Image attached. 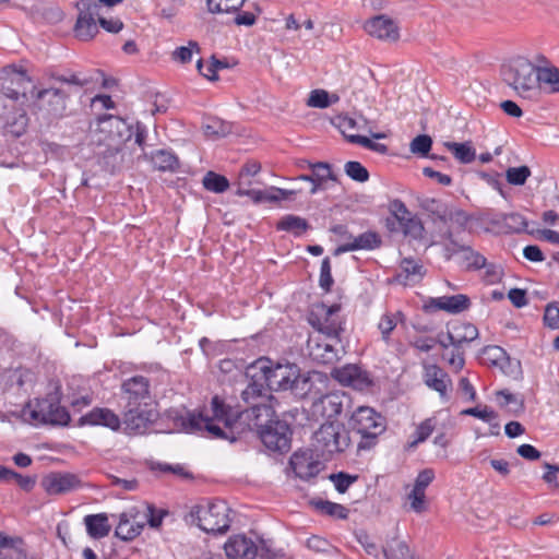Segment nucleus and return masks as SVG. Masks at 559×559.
Here are the masks:
<instances>
[{
    "instance_id": "nucleus-1",
    "label": "nucleus",
    "mask_w": 559,
    "mask_h": 559,
    "mask_svg": "<svg viewBox=\"0 0 559 559\" xmlns=\"http://www.w3.org/2000/svg\"><path fill=\"white\" fill-rule=\"evenodd\" d=\"M246 376L250 382L242 392L247 401L249 396H261L265 389L270 391L290 390L296 395H306L311 388V381L308 377L299 373V368L295 364L280 362L274 364L267 357H260L247 367Z\"/></svg>"
},
{
    "instance_id": "nucleus-2",
    "label": "nucleus",
    "mask_w": 559,
    "mask_h": 559,
    "mask_svg": "<svg viewBox=\"0 0 559 559\" xmlns=\"http://www.w3.org/2000/svg\"><path fill=\"white\" fill-rule=\"evenodd\" d=\"M212 416L204 415L202 431H207L213 438L236 442L246 433L247 421H251L258 406L240 412L235 417L231 415V407L226 405L219 396H213L211 401Z\"/></svg>"
},
{
    "instance_id": "nucleus-3",
    "label": "nucleus",
    "mask_w": 559,
    "mask_h": 559,
    "mask_svg": "<svg viewBox=\"0 0 559 559\" xmlns=\"http://www.w3.org/2000/svg\"><path fill=\"white\" fill-rule=\"evenodd\" d=\"M50 78L61 84H67L68 87H48L39 90L34 94V105L43 112L47 119H59L66 115L67 100L72 92V87L75 90L82 88L83 86L91 83V79L81 78L75 73L69 75L51 73Z\"/></svg>"
},
{
    "instance_id": "nucleus-4",
    "label": "nucleus",
    "mask_w": 559,
    "mask_h": 559,
    "mask_svg": "<svg viewBox=\"0 0 559 559\" xmlns=\"http://www.w3.org/2000/svg\"><path fill=\"white\" fill-rule=\"evenodd\" d=\"M262 411L266 417L270 416V407H259L251 421H247L246 432L254 431L269 451L280 454L287 453L292 448L293 439L290 425L278 418H269L263 423L261 420Z\"/></svg>"
},
{
    "instance_id": "nucleus-5",
    "label": "nucleus",
    "mask_w": 559,
    "mask_h": 559,
    "mask_svg": "<svg viewBox=\"0 0 559 559\" xmlns=\"http://www.w3.org/2000/svg\"><path fill=\"white\" fill-rule=\"evenodd\" d=\"M230 513L231 509L226 501L204 499L190 509L186 521L207 534H223L230 527Z\"/></svg>"
},
{
    "instance_id": "nucleus-6",
    "label": "nucleus",
    "mask_w": 559,
    "mask_h": 559,
    "mask_svg": "<svg viewBox=\"0 0 559 559\" xmlns=\"http://www.w3.org/2000/svg\"><path fill=\"white\" fill-rule=\"evenodd\" d=\"M503 81L521 97L537 100L540 96L537 79V66L523 57L514 59L502 68Z\"/></svg>"
},
{
    "instance_id": "nucleus-7",
    "label": "nucleus",
    "mask_w": 559,
    "mask_h": 559,
    "mask_svg": "<svg viewBox=\"0 0 559 559\" xmlns=\"http://www.w3.org/2000/svg\"><path fill=\"white\" fill-rule=\"evenodd\" d=\"M349 425L352 430L360 436L358 451L372 449L378 443L379 436L386 430L385 417L368 406L358 407L353 413Z\"/></svg>"
},
{
    "instance_id": "nucleus-8",
    "label": "nucleus",
    "mask_w": 559,
    "mask_h": 559,
    "mask_svg": "<svg viewBox=\"0 0 559 559\" xmlns=\"http://www.w3.org/2000/svg\"><path fill=\"white\" fill-rule=\"evenodd\" d=\"M349 444V432L344 425L335 421L322 424L312 437L314 451L325 460L331 459L336 453L344 452Z\"/></svg>"
},
{
    "instance_id": "nucleus-9",
    "label": "nucleus",
    "mask_w": 559,
    "mask_h": 559,
    "mask_svg": "<svg viewBox=\"0 0 559 559\" xmlns=\"http://www.w3.org/2000/svg\"><path fill=\"white\" fill-rule=\"evenodd\" d=\"M341 310V305L334 304L326 306L321 302L314 306L308 316L309 324L318 331L319 335H324L330 341L341 343L342 334L345 331V322L337 314Z\"/></svg>"
},
{
    "instance_id": "nucleus-10",
    "label": "nucleus",
    "mask_w": 559,
    "mask_h": 559,
    "mask_svg": "<svg viewBox=\"0 0 559 559\" xmlns=\"http://www.w3.org/2000/svg\"><path fill=\"white\" fill-rule=\"evenodd\" d=\"M61 388L56 386L45 397L37 399L35 407L31 411V417L41 424L52 426H67L71 416L64 406H61Z\"/></svg>"
},
{
    "instance_id": "nucleus-11",
    "label": "nucleus",
    "mask_w": 559,
    "mask_h": 559,
    "mask_svg": "<svg viewBox=\"0 0 559 559\" xmlns=\"http://www.w3.org/2000/svg\"><path fill=\"white\" fill-rule=\"evenodd\" d=\"M157 404L151 406H123L122 424L130 436L144 435L158 419Z\"/></svg>"
},
{
    "instance_id": "nucleus-12",
    "label": "nucleus",
    "mask_w": 559,
    "mask_h": 559,
    "mask_svg": "<svg viewBox=\"0 0 559 559\" xmlns=\"http://www.w3.org/2000/svg\"><path fill=\"white\" fill-rule=\"evenodd\" d=\"M123 406H151L157 404L151 392V381L144 376H133L121 384Z\"/></svg>"
},
{
    "instance_id": "nucleus-13",
    "label": "nucleus",
    "mask_w": 559,
    "mask_h": 559,
    "mask_svg": "<svg viewBox=\"0 0 559 559\" xmlns=\"http://www.w3.org/2000/svg\"><path fill=\"white\" fill-rule=\"evenodd\" d=\"M307 348L311 359L322 365L335 364L346 353L342 340L341 343H335L324 335L309 337Z\"/></svg>"
},
{
    "instance_id": "nucleus-14",
    "label": "nucleus",
    "mask_w": 559,
    "mask_h": 559,
    "mask_svg": "<svg viewBox=\"0 0 559 559\" xmlns=\"http://www.w3.org/2000/svg\"><path fill=\"white\" fill-rule=\"evenodd\" d=\"M40 485L49 496L66 495L87 486L78 474L69 472H51L43 477Z\"/></svg>"
},
{
    "instance_id": "nucleus-15",
    "label": "nucleus",
    "mask_w": 559,
    "mask_h": 559,
    "mask_svg": "<svg viewBox=\"0 0 559 559\" xmlns=\"http://www.w3.org/2000/svg\"><path fill=\"white\" fill-rule=\"evenodd\" d=\"M164 419L168 423V432L195 433L202 431L203 413L182 412L170 408L164 413Z\"/></svg>"
},
{
    "instance_id": "nucleus-16",
    "label": "nucleus",
    "mask_w": 559,
    "mask_h": 559,
    "mask_svg": "<svg viewBox=\"0 0 559 559\" xmlns=\"http://www.w3.org/2000/svg\"><path fill=\"white\" fill-rule=\"evenodd\" d=\"M289 467L296 477L301 480H310L316 478L322 471V463L313 457L311 450H297L289 459Z\"/></svg>"
},
{
    "instance_id": "nucleus-17",
    "label": "nucleus",
    "mask_w": 559,
    "mask_h": 559,
    "mask_svg": "<svg viewBox=\"0 0 559 559\" xmlns=\"http://www.w3.org/2000/svg\"><path fill=\"white\" fill-rule=\"evenodd\" d=\"M1 93L13 100H17L20 95H25V92L21 91L24 83L29 82L26 70L17 68L15 64L5 66L1 71Z\"/></svg>"
},
{
    "instance_id": "nucleus-18",
    "label": "nucleus",
    "mask_w": 559,
    "mask_h": 559,
    "mask_svg": "<svg viewBox=\"0 0 559 559\" xmlns=\"http://www.w3.org/2000/svg\"><path fill=\"white\" fill-rule=\"evenodd\" d=\"M423 380L431 390L439 393L443 401L449 400V391L452 390V380L447 371L436 364H424Z\"/></svg>"
},
{
    "instance_id": "nucleus-19",
    "label": "nucleus",
    "mask_w": 559,
    "mask_h": 559,
    "mask_svg": "<svg viewBox=\"0 0 559 559\" xmlns=\"http://www.w3.org/2000/svg\"><path fill=\"white\" fill-rule=\"evenodd\" d=\"M472 302L467 295L457 294L452 296H442L437 298H429L423 309L425 312H435L443 310L448 313L456 314L467 310Z\"/></svg>"
},
{
    "instance_id": "nucleus-20",
    "label": "nucleus",
    "mask_w": 559,
    "mask_h": 559,
    "mask_svg": "<svg viewBox=\"0 0 559 559\" xmlns=\"http://www.w3.org/2000/svg\"><path fill=\"white\" fill-rule=\"evenodd\" d=\"M228 559H254L258 557V545L243 534L233 535L224 545Z\"/></svg>"
},
{
    "instance_id": "nucleus-21",
    "label": "nucleus",
    "mask_w": 559,
    "mask_h": 559,
    "mask_svg": "<svg viewBox=\"0 0 559 559\" xmlns=\"http://www.w3.org/2000/svg\"><path fill=\"white\" fill-rule=\"evenodd\" d=\"M365 31L381 40L396 41L400 37L395 22L384 14L376 15L365 23Z\"/></svg>"
},
{
    "instance_id": "nucleus-22",
    "label": "nucleus",
    "mask_w": 559,
    "mask_h": 559,
    "mask_svg": "<svg viewBox=\"0 0 559 559\" xmlns=\"http://www.w3.org/2000/svg\"><path fill=\"white\" fill-rule=\"evenodd\" d=\"M122 424V419L106 407H94L91 412L80 417L78 426H104L111 430H118Z\"/></svg>"
},
{
    "instance_id": "nucleus-23",
    "label": "nucleus",
    "mask_w": 559,
    "mask_h": 559,
    "mask_svg": "<svg viewBox=\"0 0 559 559\" xmlns=\"http://www.w3.org/2000/svg\"><path fill=\"white\" fill-rule=\"evenodd\" d=\"M346 401L345 394L329 393L313 403V409L314 412H320L330 421L342 414Z\"/></svg>"
},
{
    "instance_id": "nucleus-24",
    "label": "nucleus",
    "mask_w": 559,
    "mask_h": 559,
    "mask_svg": "<svg viewBox=\"0 0 559 559\" xmlns=\"http://www.w3.org/2000/svg\"><path fill=\"white\" fill-rule=\"evenodd\" d=\"M144 158L148 159L152 163L154 169L159 171L176 173L180 168L178 156L170 150H156L152 152L150 156L144 154Z\"/></svg>"
},
{
    "instance_id": "nucleus-25",
    "label": "nucleus",
    "mask_w": 559,
    "mask_h": 559,
    "mask_svg": "<svg viewBox=\"0 0 559 559\" xmlns=\"http://www.w3.org/2000/svg\"><path fill=\"white\" fill-rule=\"evenodd\" d=\"M448 340L456 349L464 343H471L478 337V329L469 322H457L447 333Z\"/></svg>"
},
{
    "instance_id": "nucleus-26",
    "label": "nucleus",
    "mask_w": 559,
    "mask_h": 559,
    "mask_svg": "<svg viewBox=\"0 0 559 559\" xmlns=\"http://www.w3.org/2000/svg\"><path fill=\"white\" fill-rule=\"evenodd\" d=\"M308 167L312 170L313 177L310 194H316L318 191L324 189V183L328 180L337 181V176L333 174L329 163H308Z\"/></svg>"
},
{
    "instance_id": "nucleus-27",
    "label": "nucleus",
    "mask_w": 559,
    "mask_h": 559,
    "mask_svg": "<svg viewBox=\"0 0 559 559\" xmlns=\"http://www.w3.org/2000/svg\"><path fill=\"white\" fill-rule=\"evenodd\" d=\"M425 275L424 265L413 258H404L400 263V272L394 276L395 282L404 286L408 285L414 277L418 280Z\"/></svg>"
},
{
    "instance_id": "nucleus-28",
    "label": "nucleus",
    "mask_w": 559,
    "mask_h": 559,
    "mask_svg": "<svg viewBox=\"0 0 559 559\" xmlns=\"http://www.w3.org/2000/svg\"><path fill=\"white\" fill-rule=\"evenodd\" d=\"M84 524L87 534L95 539L106 537L111 530L106 513L88 514L84 518Z\"/></svg>"
},
{
    "instance_id": "nucleus-29",
    "label": "nucleus",
    "mask_w": 559,
    "mask_h": 559,
    "mask_svg": "<svg viewBox=\"0 0 559 559\" xmlns=\"http://www.w3.org/2000/svg\"><path fill=\"white\" fill-rule=\"evenodd\" d=\"M97 124L100 132H108L110 135L117 133L119 136H122L123 131H126L128 132V139L131 136L130 127L118 116L110 114L100 115L97 117Z\"/></svg>"
},
{
    "instance_id": "nucleus-30",
    "label": "nucleus",
    "mask_w": 559,
    "mask_h": 559,
    "mask_svg": "<svg viewBox=\"0 0 559 559\" xmlns=\"http://www.w3.org/2000/svg\"><path fill=\"white\" fill-rule=\"evenodd\" d=\"M309 504L321 515L345 520L348 518V509L344 506L323 499H312Z\"/></svg>"
},
{
    "instance_id": "nucleus-31",
    "label": "nucleus",
    "mask_w": 559,
    "mask_h": 559,
    "mask_svg": "<svg viewBox=\"0 0 559 559\" xmlns=\"http://www.w3.org/2000/svg\"><path fill=\"white\" fill-rule=\"evenodd\" d=\"M310 228L306 218L297 215L287 214L276 223V229L292 233L295 237H299Z\"/></svg>"
},
{
    "instance_id": "nucleus-32",
    "label": "nucleus",
    "mask_w": 559,
    "mask_h": 559,
    "mask_svg": "<svg viewBox=\"0 0 559 559\" xmlns=\"http://www.w3.org/2000/svg\"><path fill=\"white\" fill-rule=\"evenodd\" d=\"M538 88L549 86L550 93H559V68L556 66H537Z\"/></svg>"
},
{
    "instance_id": "nucleus-33",
    "label": "nucleus",
    "mask_w": 559,
    "mask_h": 559,
    "mask_svg": "<svg viewBox=\"0 0 559 559\" xmlns=\"http://www.w3.org/2000/svg\"><path fill=\"white\" fill-rule=\"evenodd\" d=\"M418 206L428 213L433 221H440L443 223L448 205L440 199L420 197L417 198Z\"/></svg>"
},
{
    "instance_id": "nucleus-34",
    "label": "nucleus",
    "mask_w": 559,
    "mask_h": 559,
    "mask_svg": "<svg viewBox=\"0 0 559 559\" xmlns=\"http://www.w3.org/2000/svg\"><path fill=\"white\" fill-rule=\"evenodd\" d=\"M143 527V524L130 523L128 514L121 513L119 516V523L115 530V535L121 540L130 542L142 533Z\"/></svg>"
},
{
    "instance_id": "nucleus-35",
    "label": "nucleus",
    "mask_w": 559,
    "mask_h": 559,
    "mask_svg": "<svg viewBox=\"0 0 559 559\" xmlns=\"http://www.w3.org/2000/svg\"><path fill=\"white\" fill-rule=\"evenodd\" d=\"M444 146L461 164H471L476 159V150L469 141L463 143L445 142Z\"/></svg>"
},
{
    "instance_id": "nucleus-36",
    "label": "nucleus",
    "mask_w": 559,
    "mask_h": 559,
    "mask_svg": "<svg viewBox=\"0 0 559 559\" xmlns=\"http://www.w3.org/2000/svg\"><path fill=\"white\" fill-rule=\"evenodd\" d=\"M353 251L357 250H373L381 246L382 240L381 237L376 231H365L357 237H353V240L349 241Z\"/></svg>"
},
{
    "instance_id": "nucleus-37",
    "label": "nucleus",
    "mask_w": 559,
    "mask_h": 559,
    "mask_svg": "<svg viewBox=\"0 0 559 559\" xmlns=\"http://www.w3.org/2000/svg\"><path fill=\"white\" fill-rule=\"evenodd\" d=\"M383 555L385 559H415L406 542L400 540L397 537L383 547Z\"/></svg>"
},
{
    "instance_id": "nucleus-38",
    "label": "nucleus",
    "mask_w": 559,
    "mask_h": 559,
    "mask_svg": "<svg viewBox=\"0 0 559 559\" xmlns=\"http://www.w3.org/2000/svg\"><path fill=\"white\" fill-rule=\"evenodd\" d=\"M405 320V314L402 311H396L395 313H384L379 323L378 329L381 332L382 340L388 343L391 337L392 331L396 328L397 322H403Z\"/></svg>"
},
{
    "instance_id": "nucleus-39",
    "label": "nucleus",
    "mask_w": 559,
    "mask_h": 559,
    "mask_svg": "<svg viewBox=\"0 0 559 559\" xmlns=\"http://www.w3.org/2000/svg\"><path fill=\"white\" fill-rule=\"evenodd\" d=\"M502 221H503L504 227L510 233H515V234L526 233V234H530V235H534L535 234L534 230H528L527 229L528 222L525 218V216H523L520 213L504 214Z\"/></svg>"
},
{
    "instance_id": "nucleus-40",
    "label": "nucleus",
    "mask_w": 559,
    "mask_h": 559,
    "mask_svg": "<svg viewBox=\"0 0 559 559\" xmlns=\"http://www.w3.org/2000/svg\"><path fill=\"white\" fill-rule=\"evenodd\" d=\"M123 162V155L121 153V150L117 146L112 147L109 146L102 156V164L105 170L109 171L110 174L117 173L122 165Z\"/></svg>"
},
{
    "instance_id": "nucleus-41",
    "label": "nucleus",
    "mask_w": 559,
    "mask_h": 559,
    "mask_svg": "<svg viewBox=\"0 0 559 559\" xmlns=\"http://www.w3.org/2000/svg\"><path fill=\"white\" fill-rule=\"evenodd\" d=\"M203 187L214 193H223L229 188L228 179L212 170L207 171L202 180Z\"/></svg>"
},
{
    "instance_id": "nucleus-42",
    "label": "nucleus",
    "mask_w": 559,
    "mask_h": 559,
    "mask_svg": "<svg viewBox=\"0 0 559 559\" xmlns=\"http://www.w3.org/2000/svg\"><path fill=\"white\" fill-rule=\"evenodd\" d=\"M74 33L75 37L81 40L92 39L98 33L96 20L90 21L84 16H78L74 26Z\"/></svg>"
},
{
    "instance_id": "nucleus-43",
    "label": "nucleus",
    "mask_w": 559,
    "mask_h": 559,
    "mask_svg": "<svg viewBox=\"0 0 559 559\" xmlns=\"http://www.w3.org/2000/svg\"><path fill=\"white\" fill-rule=\"evenodd\" d=\"M246 0H206L209 11L212 13H229L239 11Z\"/></svg>"
},
{
    "instance_id": "nucleus-44",
    "label": "nucleus",
    "mask_w": 559,
    "mask_h": 559,
    "mask_svg": "<svg viewBox=\"0 0 559 559\" xmlns=\"http://www.w3.org/2000/svg\"><path fill=\"white\" fill-rule=\"evenodd\" d=\"M402 233L404 236H409L414 239H421L424 237L425 227L420 218L411 215L402 224Z\"/></svg>"
},
{
    "instance_id": "nucleus-45",
    "label": "nucleus",
    "mask_w": 559,
    "mask_h": 559,
    "mask_svg": "<svg viewBox=\"0 0 559 559\" xmlns=\"http://www.w3.org/2000/svg\"><path fill=\"white\" fill-rule=\"evenodd\" d=\"M436 428V419L433 417L427 418L421 421L415 430V439L409 443V447H416L418 443L426 441Z\"/></svg>"
},
{
    "instance_id": "nucleus-46",
    "label": "nucleus",
    "mask_w": 559,
    "mask_h": 559,
    "mask_svg": "<svg viewBox=\"0 0 559 559\" xmlns=\"http://www.w3.org/2000/svg\"><path fill=\"white\" fill-rule=\"evenodd\" d=\"M358 475H350L345 472L333 473L329 479L334 484L340 493H345L348 488L358 480Z\"/></svg>"
},
{
    "instance_id": "nucleus-47",
    "label": "nucleus",
    "mask_w": 559,
    "mask_h": 559,
    "mask_svg": "<svg viewBox=\"0 0 559 559\" xmlns=\"http://www.w3.org/2000/svg\"><path fill=\"white\" fill-rule=\"evenodd\" d=\"M345 174L353 180L366 182L369 179V171L359 162L349 160L344 166Z\"/></svg>"
},
{
    "instance_id": "nucleus-48",
    "label": "nucleus",
    "mask_w": 559,
    "mask_h": 559,
    "mask_svg": "<svg viewBox=\"0 0 559 559\" xmlns=\"http://www.w3.org/2000/svg\"><path fill=\"white\" fill-rule=\"evenodd\" d=\"M462 415L476 417L485 423L491 424V421L498 419V414L491 407L485 405L484 407L476 406L463 409Z\"/></svg>"
},
{
    "instance_id": "nucleus-49",
    "label": "nucleus",
    "mask_w": 559,
    "mask_h": 559,
    "mask_svg": "<svg viewBox=\"0 0 559 559\" xmlns=\"http://www.w3.org/2000/svg\"><path fill=\"white\" fill-rule=\"evenodd\" d=\"M531 176L528 166L510 167L507 169V181L513 186H523Z\"/></svg>"
},
{
    "instance_id": "nucleus-50",
    "label": "nucleus",
    "mask_w": 559,
    "mask_h": 559,
    "mask_svg": "<svg viewBox=\"0 0 559 559\" xmlns=\"http://www.w3.org/2000/svg\"><path fill=\"white\" fill-rule=\"evenodd\" d=\"M36 476L22 475L10 468L7 483H16L24 491L29 492L36 485Z\"/></svg>"
},
{
    "instance_id": "nucleus-51",
    "label": "nucleus",
    "mask_w": 559,
    "mask_h": 559,
    "mask_svg": "<svg viewBox=\"0 0 559 559\" xmlns=\"http://www.w3.org/2000/svg\"><path fill=\"white\" fill-rule=\"evenodd\" d=\"M346 139L348 142L353 144H359L368 150H371L380 154H386L389 150L385 144L374 142L364 135H346Z\"/></svg>"
},
{
    "instance_id": "nucleus-52",
    "label": "nucleus",
    "mask_w": 559,
    "mask_h": 559,
    "mask_svg": "<svg viewBox=\"0 0 559 559\" xmlns=\"http://www.w3.org/2000/svg\"><path fill=\"white\" fill-rule=\"evenodd\" d=\"M76 8L79 10L78 16H84L90 21L96 20V17H100V5L95 0H79L76 2Z\"/></svg>"
},
{
    "instance_id": "nucleus-53",
    "label": "nucleus",
    "mask_w": 559,
    "mask_h": 559,
    "mask_svg": "<svg viewBox=\"0 0 559 559\" xmlns=\"http://www.w3.org/2000/svg\"><path fill=\"white\" fill-rule=\"evenodd\" d=\"M332 374L340 383L352 386L353 382H355V378L358 376V367L347 365L335 369Z\"/></svg>"
},
{
    "instance_id": "nucleus-54",
    "label": "nucleus",
    "mask_w": 559,
    "mask_h": 559,
    "mask_svg": "<svg viewBox=\"0 0 559 559\" xmlns=\"http://www.w3.org/2000/svg\"><path fill=\"white\" fill-rule=\"evenodd\" d=\"M464 261L467 263V271H477L486 266V258L481 253L473 250L471 246L465 249Z\"/></svg>"
},
{
    "instance_id": "nucleus-55",
    "label": "nucleus",
    "mask_w": 559,
    "mask_h": 559,
    "mask_svg": "<svg viewBox=\"0 0 559 559\" xmlns=\"http://www.w3.org/2000/svg\"><path fill=\"white\" fill-rule=\"evenodd\" d=\"M334 280L331 273V260L329 257H325L321 262L319 285L325 293H329L331 292Z\"/></svg>"
},
{
    "instance_id": "nucleus-56",
    "label": "nucleus",
    "mask_w": 559,
    "mask_h": 559,
    "mask_svg": "<svg viewBox=\"0 0 559 559\" xmlns=\"http://www.w3.org/2000/svg\"><path fill=\"white\" fill-rule=\"evenodd\" d=\"M432 146V139L427 134H419L411 142V152L420 156H427Z\"/></svg>"
},
{
    "instance_id": "nucleus-57",
    "label": "nucleus",
    "mask_w": 559,
    "mask_h": 559,
    "mask_svg": "<svg viewBox=\"0 0 559 559\" xmlns=\"http://www.w3.org/2000/svg\"><path fill=\"white\" fill-rule=\"evenodd\" d=\"M237 194L238 195H249L253 200V202H255V203L277 202V197H276L275 192L272 191V187L269 190H248V191H242V190L239 189L237 191Z\"/></svg>"
},
{
    "instance_id": "nucleus-58",
    "label": "nucleus",
    "mask_w": 559,
    "mask_h": 559,
    "mask_svg": "<svg viewBox=\"0 0 559 559\" xmlns=\"http://www.w3.org/2000/svg\"><path fill=\"white\" fill-rule=\"evenodd\" d=\"M411 502V509L416 513H421L426 510V490L413 487V490L407 495Z\"/></svg>"
},
{
    "instance_id": "nucleus-59",
    "label": "nucleus",
    "mask_w": 559,
    "mask_h": 559,
    "mask_svg": "<svg viewBox=\"0 0 559 559\" xmlns=\"http://www.w3.org/2000/svg\"><path fill=\"white\" fill-rule=\"evenodd\" d=\"M543 321L545 326L552 330L559 329V304L554 301L546 306Z\"/></svg>"
},
{
    "instance_id": "nucleus-60",
    "label": "nucleus",
    "mask_w": 559,
    "mask_h": 559,
    "mask_svg": "<svg viewBox=\"0 0 559 559\" xmlns=\"http://www.w3.org/2000/svg\"><path fill=\"white\" fill-rule=\"evenodd\" d=\"M230 126L219 119H211L204 126V132L211 136H225L230 132Z\"/></svg>"
},
{
    "instance_id": "nucleus-61",
    "label": "nucleus",
    "mask_w": 559,
    "mask_h": 559,
    "mask_svg": "<svg viewBox=\"0 0 559 559\" xmlns=\"http://www.w3.org/2000/svg\"><path fill=\"white\" fill-rule=\"evenodd\" d=\"M307 105L313 108H328L330 106L329 92L325 90H313L309 95Z\"/></svg>"
},
{
    "instance_id": "nucleus-62",
    "label": "nucleus",
    "mask_w": 559,
    "mask_h": 559,
    "mask_svg": "<svg viewBox=\"0 0 559 559\" xmlns=\"http://www.w3.org/2000/svg\"><path fill=\"white\" fill-rule=\"evenodd\" d=\"M496 367L507 376H515L521 370V362L506 353Z\"/></svg>"
},
{
    "instance_id": "nucleus-63",
    "label": "nucleus",
    "mask_w": 559,
    "mask_h": 559,
    "mask_svg": "<svg viewBox=\"0 0 559 559\" xmlns=\"http://www.w3.org/2000/svg\"><path fill=\"white\" fill-rule=\"evenodd\" d=\"M389 212L391 216L396 218L400 223H404L406 218L411 216V212L400 199H394L389 203Z\"/></svg>"
},
{
    "instance_id": "nucleus-64",
    "label": "nucleus",
    "mask_w": 559,
    "mask_h": 559,
    "mask_svg": "<svg viewBox=\"0 0 559 559\" xmlns=\"http://www.w3.org/2000/svg\"><path fill=\"white\" fill-rule=\"evenodd\" d=\"M332 124L336 127L342 134L346 138L349 135L347 133L348 130H354L357 128V122L354 118H350L346 115H337L331 120Z\"/></svg>"
}]
</instances>
